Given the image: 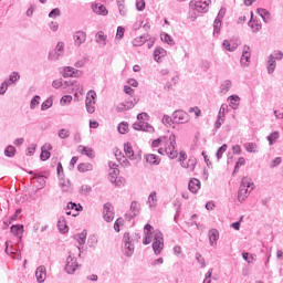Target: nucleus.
<instances>
[{
	"instance_id": "obj_1",
	"label": "nucleus",
	"mask_w": 283,
	"mask_h": 283,
	"mask_svg": "<svg viewBox=\"0 0 283 283\" xmlns=\"http://www.w3.org/2000/svg\"><path fill=\"white\" fill-rule=\"evenodd\" d=\"M154 233L153 251L155 255H160L163 249H165V239L159 230H156Z\"/></svg>"
},
{
	"instance_id": "obj_2",
	"label": "nucleus",
	"mask_w": 283,
	"mask_h": 283,
	"mask_svg": "<svg viewBox=\"0 0 283 283\" xmlns=\"http://www.w3.org/2000/svg\"><path fill=\"white\" fill-rule=\"evenodd\" d=\"M123 253L126 258H132L134 255V239L129 235V232H125L123 235Z\"/></svg>"
},
{
	"instance_id": "obj_3",
	"label": "nucleus",
	"mask_w": 283,
	"mask_h": 283,
	"mask_svg": "<svg viewBox=\"0 0 283 283\" xmlns=\"http://www.w3.org/2000/svg\"><path fill=\"white\" fill-rule=\"evenodd\" d=\"M209 3H211V0H197V1H190V8L196 10L197 12H209Z\"/></svg>"
},
{
	"instance_id": "obj_4",
	"label": "nucleus",
	"mask_w": 283,
	"mask_h": 283,
	"mask_svg": "<svg viewBox=\"0 0 283 283\" xmlns=\"http://www.w3.org/2000/svg\"><path fill=\"white\" fill-rule=\"evenodd\" d=\"M172 120L177 125H180L182 123H189V114L182 109L175 111L172 113Z\"/></svg>"
},
{
	"instance_id": "obj_5",
	"label": "nucleus",
	"mask_w": 283,
	"mask_h": 283,
	"mask_svg": "<svg viewBox=\"0 0 283 283\" xmlns=\"http://www.w3.org/2000/svg\"><path fill=\"white\" fill-rule=\"evenodd\" d=\"M170 145L166 147V154L169 158H178V151L176 150V135L171 134L169 137Z\"/></svg>"
},
{
	"instance_id": "obj_6",
	"label": "nucleus",
	"mask_w": 283,
	"mask_h": 283,
	"mask_svg": "<svg viewBox=\"0 0 283 283\" xmlns=\"http://www.w3.org/2000/svg\"><path fill=\"white\" fill-rule=\"evenodd\" d=\"M76 269H78V263L76 262V258L72 256V254H70L66 258V264L64 268V271L66 273H69V275H72V273H74V271H76Z\"/></svg>"
},
{
	"instance_id": "obj_7",
	"label": "nucleus",
	"mask_w": 283,
	"mask_h": 283,
	"mask_svg": "<svg viewBox=\"0 0 283 283\" xmlns=\"http://www.w3.org/2000/svg\"><path fill=\"white\" fill-rule=\"evenodd\" d=\"M133 129L136 132H148L149 134H153L154 126L147 122L140 120L133 124Z\"/></svg>"
},
{
	"instance_id": "obj_8",
	"label": "nucleus",
	"mask_w": 283,
	"mask_h": 283,
	"mask_svg": "<svg viewBox=\"0 0 283 283\" xmlns=\"http://www.w3.org/2000/svg\"><path fill=\"white\" fill-rule=\"evenodd\" d=\"M240 63L244 67H249V63H251V46L249 45L243 46V52H242Z\"/></svg>"
},
{
	"instance_id": "obj_9",
	"label": "nucleus",
	"mask_w": 283,
	"mask_h": 283,
	"mask_svg": "<svg viewBox=\"0 0 283 283\" xmlns=\"http://www.w3.org/2000/svg\"><path fill=\"white\" fill-rule=\"evenodd\" d=\"M61 74L64 78H76V74H81V71L74 70L72 66H64Z\"/></svg>"
},
{
	"instance_id": "obj_10",
	"label": "nucleus",
	"mask_w": 283,
	"mask_h": 283,
	"mask_svg": "<svg viewBox=\"0 0 283 283\" xmlns=\"http://www.w3.org/2000/svg\"><path fill=\"white\" fill-rule=\"evenodd\" d=\"M208 238L210 247H217L218 240H220V232H218V229H211L208 232Z\"/></svg>"
},
{
	"instance_id": "obj_11",
	"label": "nucleus",
	"mask_w": 283,
	"mask_h": 283,
	"mask_svg": "<svg viewBox=\"0 0 283 283\" xmlns=\"http://www.w3.org/2000/svg\"><path fill=\"white\" fill-rule=\"evenodd\" d=\"M73 39L75 41V45L77 48H81V45H83V43H85V41L87 39V34L83 31H76L73 35Z\"/></svg>"
},
{
	"instance_id": "obj_12",
	"label": "nucleus",
	"mask_w": 283,
	"mask_h": 283,
	"mask_svg": "<svg viewBox=\"0 0 283 283\" xmlns=\"http://www.w3.org/2000/svg\"><path fill=\"white\" fill-rule=\"evenodd\" d=\"M124 151L126 158H129V160H137L138 157L136 154H134V148L132 147V143L127 142L124 144Z\"/></svg>"
},
{
	"instance_id": "obj_13",
	"label": "nucleus",
	"mask_w": 283,
	"mask_h": 283,
	"mask_svg": "<svg viewBox=\"0 0 283 283\" xmlns=\"http://www.w3.org/2000/svg\"><path fill=\"white\" fill-rule=\"evenodd\" d=\"M92 10L93 12H95V14H101L102 17H107V14H109V11L107 10V8L101 3L93 4Z\"/></svg>"
},
{
	"instance_id": "obj_14",
	"label": "nucleus",
	"mask_w": 283,
	"mask_h": 283,
	"mask_svg": "<svg viewBox=\"0 0 283 283\" xmlns=\"http://www.w3.org/2000/svg\"><path fill=\"white\" fill-rule=\"evenodd\" d=\"M35 277L39 283H44L45 279L48 277V272L45 270V266L41 265L35 271Z\"/></svg>"
},
{
	"instance_id": "obj_15",
	"label": "nucleus",
	"mask_w": 283,
	"mask_h": 283,
	"mask_svg": "<svg viewBox=\"0 0 283 283\" xmlns=\"http://www.w3.org/2000/svg\"><path fill=\"white\" fill-rule=\"evenodd\" d=\"M188 189L191 193H198V191H200V181L196 178H191L188 184Z\"/></svg>"
},
{
	"instance_id": "obj_16",
	"label": "nucleus",
	"mask_w": 283,
	"mask_h": 283,
	"mask_svg": "<svg viewBox=\"0 0 283 283\" xmlns=\"http://www.w3.org/2000/svg\"><path fill=\"white\" fill-rule=\"evenodd\" d=\"M149 39H150L149 34H144L142 36L135 38L133 40V45L134 48H140V45H145V43H147Z\"/></svg>"
},
{
	"instance_id": "obj_17",
	"label": "nucleus",
	"mask_w": 283,
	"mask_h": 283,
	"mask_svg": "<svg viewBox=\"0 0 283 283\" xmlns=\"http://www.w3.org/2000/svg\"><path fill=\"white\" fill-rule=\"evenodd\" d=\"M10 231L12 235L22 240L23 235H20V233H23V224H13L11 226Z\"/></svg>"
},
{
	"instance_id": "obj_18",
	"label": "nucleus",
	"mask_w": 283,
	"mask_h": 283,
	"mask_svg": "<svg viewBox=\"0 0 283 283\" xmlns=\"http://www.w3.org/2000/svg\"><path fill=\"white\" fill-rule=\"evenodd\" d=\"M73 240H76L80 247H83L87 240V230H83L81 233L74 234Z\"/></svg>"
},
{
	"instance_id": "obj_19",
	"label": "nucleus",
	"mask_w": 283,
	"mask_h": 283,
	"mask_svg": "<svg viewBox=\"0 0 283 283\" xmlns=\"http://www.w3.org/2000/svg\"><path fill=\"white\" fill-rule=\"evenodd\" d=\"M130 211L133 214H129V220L136 218V216L140 213V203H138V201H132Z\"/></svg>"
},
{
	"instance_id": "obj_20",
	"label": "nucleus",
	"mask_w": 283,
	"mask_h": 283,
	"mask_svg": "<svg viewBox=\"0 0 283 283\" xmlns=\"http://www.w3.org/2000/svg\"><path fill=\"white\" fill-rule=\"evenodd\" d=\"M276 65H277V63L273 59V55H269L268 56V64H266L268 74H273V72H275Z\"/></svg>"
},
{
	"instance_id": "obj_21",
	"label": "nucleus",
	"mask_w": 283,
	"mask_h": 283,
	"mask_svg": "<svg viewBox=\"0 0 283 283\" xmlns=\"http://www.w3.org/2000/svg\"><path fill=\"white\" fill-rule=\"evenodd\" d=\"M249 188H243L240 186L239 191H238V200L239 202H244L247 198H249Z\"/></svg>"
},
{
	"instance_id": "obj_22",
	"label": "nucleus",
	"mask_w": 283,
	"mask_h": 283,
	"mask_svg": "<svg viewBox=\"0 0 283 283\" xmlns=\"http://www.w3.org/2000/svg\"><path fill=\"white\" fill-rule=\"evenodd\" d=\"M57 229H59L60 233H67V231H70V228L67 227V222L65 221L64 217H62L57 221Z\"/></svg>"
},
{
	"instance_id": "obj_23",
	"label": "nucleus",
	"mask_w": 283,
	"mask_h": 283,
	"mask_svg": "<svg viewBox=\"0 0 283 283\" xmlns=\"http://www.w3.org/2000/svg\"><path fill=\"white\" fill-rule=\"evenodd\" d=\"M167 51L163 49L161 46H157L154 51V61L158 63L160 61V56H166Z\"/></svg>"
},
{
	"instance_id": "obj_24",
	"label": "nucleus",
	"mask_w": 283,
	"mask_h": 283,
	"mask_svg": "<svg viewBox=\"0 0 283 283\" xmlns=\"http://www.w3.org/2000/svg\"><path fill=\"white\" fill-rule=\"evenodd\" d=\"M59 180L62 191H70V179H65V175H62L61 177H59Z\"/></svg>"
},
{
	"instance_id": "obj_25",
	"label": "nucleus",
	"mask_w": 283,
	"mask_h": 283,
	"mask_svg": "<svg viewBox=\"0 0 283 283\" xmlns=\"http://www.w3.org/2000/svg\"><path fill=\"white\" fill-rule=\"evenodd\" d=\"M222 48H224V50H227L228 52H235V50H238V43H232L229 42V40H224L222 42Z\"/></svg>"
},
{
	"instance_id": "obj_26",
	"label": "nucleus",
	"mask_w": 283,
	"mask_h": 283,
	"mask_svg": "<svg viewBox=\"0 0 283 283\" xmlns=\"http://www.w3.org/2000/svg\"><path fill=\"white\" fill-rule=\"evenodd\" d=\"M248 24L253 30V32H260V30H262V24L253 20V12H251V20L249 21Z\"/></svg>"
},
{
	"instance_id": "obj_27",
	"label": "nucleus",
	"mask_w": 283,
	"mask_h": 283,
	"mask_svg": "<svg viewBox=\"0 0 283 283\" xmlns=\"http://www.w3.org/2000/svg\"><path fill=\"white\" fill-rule=\"evenodd\" d=\"M228 101L230 102L232 109H238V105H240V96L231 95L228 97Z\"/></svg>"
},
{
	"instance_id": "obj_28",
	"label": "nucleus",
	"mask_w": 283,
	"mask_h": 283,
	"mask_svg": "<svg viewBox=\"0 0 283 283\" xmlns=\"http://www.w3.org/2000/svg\"><path fill=\"white\" fill-rule=\"evenodd\" d=\"M258 13L260 14L264 23H269V21L271 20V13H269V10L258 9Z\"/></svg>"
},
{
	"instance_id": "obj_29",
	"label": "nucleus",
	"mask_w": 283,
	"mask_h": 283,
	"mask_svg": "<svg viewBox=\"0 0 283 283\" xmlns=\"http://www.w3.org/2000/svg\"><path fill=\"white\" fill-rule=\"evenodd\" d=\"M63 50H65V44L63 42H57L54 49L56 60H59V56H63Z\"/></svg>"
},
{
	"instance_id": "obj_30",
	"label": "nucleus",
	"mask_w": 283,
	"mask_h": 283,
	"mask_svg": "<svg viewBox=\"0 0 283 283\" xmlns=\"http://www.w3.org/2000/svg\"><path fill=\"white\" fill-rule=\"evenodd\" d=\"M160 39L164 43H167L168 45H176V42L174 41V38L169 35V33H161Z\"/></svg>"
},
{
	"instance_id": "obj_31",
	"label": "nucleus",
	"mask_w": 283,
	"mask_h": 283,
	"mask_svg": "<svg viewBox=\"0 0 283 283\" xmlns=\"http://www.w3.org/2000/svg\"><path fill=\"white\" fill-rule=\"evenodd\" d=\"M95 103H96V102H93L92 98L86 97V99H85V105H86V112H87L88 114H94V112L96 111V108L94 107V104H95Z\"/></svg>"
},
{
	"instance_id": "obj_32",
	"label": "nucleus",
	"mask_w": 283,
	"mask_h": 283,
	"mask_svg": "<svg viewBox=\"0 0 283 283\" xmlns=\"http://www.w3.org/2000/svg\"><path fill=\"white\" fill-rule=\"evenodd\" d=\"M253 186H254V184L251 182V178H249V177L242 178L240 187H243L245 189H251V191H253Z\"/></svg>"
},
{
	"instance_id": "obj_33",
	"label": "nucleus",
	"mask_w": 283,
	"mask_h": 283,
	"mask_svg": "<svg viewBox=\"0 0 283 283\" xmlns=\"http://www.w3.org/2000/svg\"><path fill=\"white\" fill-rule=\"evenodd\" d=\"M92 169H94V167L88 163H82L77 166V170L81 171V174H85V171H92Z\"/></svg>"
},
{
	"instance_id": "obj_34",
	"label": "nucleus",
	"mask_w": 283,
	"mask_h": 283,
	"mask_svg": "<svg viewBox=\"0 0 283 283\" xmlns=\"http://www.w3.org/2000/svg\"><path fill=\"white\" fill-rule=\"evenodd\" d=\"M17 154V148L12 145H9L6 147L4 149V156H7V158H13V156Z\"/></svg>"
},
{
	"instance_id": "obj_35",
	"label": "nucleus",
	"mask_w": 283,
	"mask_h": 283,
	"mask_svg": "<svg viewBox=\"0 0 283 283\" xmlns=\"http://www.w3.org/2000/svg\"><path fill=\"white\" fill-rule=\"evenodd\" d=\"M146 163L150 165H160V160H158V156L154 154L146 155Z\"/></svg>"
},
{
	"instance_id": "obj_36",
	"label": "nucleus",
	"mask_w": 283,
	"mask_h": 283,
	"mask_svg": "<svg viewBox=\"0 0 283 283\" xmlns=\"http://www.w3.org/2000/svg\"><path fill=\"white\" fill-rule=\"evenodd\" d=\"M66 209L67 210H74V211H83V206L81 203L70 201L66 205Z\"/></svg>"
},
{
	"instance_id": "obj_37",
	"label": "nucleus",
	"mask_w": 283,
	"mask_h": 283,
	"mask_svg": "<svg viewBox=\"0 0 283 283\" xmlns=\"http://www.w3.org/2000/svg\"><path fill=\"white\" fill-rule=\"evenodd\" d=\"M277 138H280V133L277 130H274L268 136L269 145H275Z\"/></svg>"
},
{
	"instance_id": "obj_38",
	"label": "nucleus",
	"mask_w": 283,
	"mask_h": 283,
	"mask_svg": "<svg viewBox=\"0 0 283 283\" xmlns=\"http://www.w3.org/2000/svg\"><path fill=\"white\" fill-rule=\"evenodd\" d=\"M116 3L119 10V14L125 17L127 14V10H125V0H116Z\"/></svg>"
},
{
	"instance_id": "obj_39",
	"label": "nucleus",
	"mask_w": 283,
	"mask_h": 283,
	"mask_svg": "<svg viewBox=\"0 0 283 283\" xmlns=\"http://www.w3.org/2000/svg\"><path fill=\"white\" fill-rule=\"evenodd\" d=\"M82 147L81 154L84 156H87V158H94V149L85 146H80Z\"/></svg>"
},
{
	"instance_id": "obj_40",
	"label": "nucleus",
	"mask_w": 283,
	"mask_h": 283,
	"mask_svg": "<svg viewBox=\"0 0 283 283\" xmlns=\"http://www.w3.org/2000/svg\"><path fill=\"white\" fill-rule=\"evenodd\" d=\"M231 85H232L231 81L226 80L220 86L221 93L227 94V92H229V90H231Z\"/></svg>"
},
{
	"instance_id": "obj_41",
	"label": "nucleus",
	"mask_w": 283,
	"mask_h": 283,
	"mask_svg": "<svg viewBox=\"0 0 283 283\" xmlns=\"http://www.w3.org/2000/svg\"><path fill=\"white\" fill-rule=\"evenodd\" d=\"M127 129H129V124L127 122H122L117 126L119 134H127Z\"/></svg>"
},
{
	"instance_id": "obj_42",
	"label": "nucleus",
	"mask_w": 283,
	"mask_h": 283,
	"mask_svg": "<svg viewBox=\"0 0 283 283\" xmlns=\"http://www.w3.org/2000/svg\"><path fill=\"white\" fill-rule=\"evenodd\" d=\"M50 150H45V147L41 148V154H40V160H42L43 163H45V160H50Z\"/></svg>"
},
{
	"instance_id": "obj_43",
	"label": "nucleus",
	"mask_w": 283,
	"mask_h": 283,
	"mask_svg": "<svg viewBox=\"0 0 283 283\" xmlns=\"http://www.w3.org/2000/svg\"><path fill=\"white\" fill-rule=\"evenodd\" d=\"M92 193V187L83 185L80 189V196H90Z\"/></svg>"
},
{
	"instance_id": "obj_44",
	"label": "nucleus",
	"mask_w": 283,
	"mask_h": 283,
	"mask_svg": "<svg viewBox=\"0 0 283 283\" xmlns=\"http://www.w3.org/2000/svg\"><path fill=\"white\" fill-rule=\"evenodd\" d=\"M53 105V99H52V96L49 97L45 102L42 103L41 105V109L42 112H45L46 109H50Z\"/></svg>"
},
{
	"instance_id": "obj_45",
	"label": "nucleus",
	"mask_w": 283,
	"mask_h": 283,
	"mask_svg": "<svg viewBox=\"0 0 283 283\" xmlns=\"http://www.w3.org/2000/svg\"><path fill=\"white\" fill-rule=\"evenodd\" d=\"M220 28H222V21L214 20V22H213V36H216V34H220Z\"/></svg>"
},
{
	"instance_id": "obj_46",
	"label": "nucleus",
	"mask_w": 283,
	"mask_h": 283,
	"mask_svg": "<svg viewBox=\"0 0 283 283\" xmlns=\"http://www.w3.org/2000/svg\"><path fill=\"white\" fill-rule=\"evenodd\" d=\"M144 230H145V237H147V238H153L154 232H151V231H154V227H153L151 224L147 223V224L144 227Z\"/></svg>"
},
{
	"instance_id": "obj_47",
	"label": "nucleus",
	"mask_w": 283,
	"mask_h": 283,
	"mask_svg": "<svg viewBox=\"0 0 283 283\" xmlns=\"http://www.w3.org/2000/svg\"><path fill=\"white\" fill-rule=\"evenodd\" d=\"M227 147H229L227 144H223L222 146H220L216 153L217 159L220 160V158H222V154H224V151H227Z\"/></svg>"
},
{
	"instance_id": "obj_48",
	"label": "nucleus",
	"mask_w": 283,
	"mask_h": 283,
	"mask_svg": "<svg viewBox=\"0 0 283 283\" xmlns=\"http://www.w3.org/2000/svg\"><path fill=\"white\" fill-rule=\"evenodd\" d=\"M247 160L244 157H240L238 161L235 163L233 174H237V171H240V166L245 165Z\"/></svg>"
},
{
	"instance_id": "obj_49",
	"label": "nucleus",
	"mask_w": 283,
	"mask_h": 283,
	"mask_svg": "<svg viewBox=\"0 0 283 283\" xmlns=\"http://www.w3.org/2000/svg\"><path fill=\"white\" fill-rule=\"evenodd\" d=\"M111 182L115 185V187H120L125 182V178L119 177L118 179V177L116 178L112 177Z\"/></svg>"
},
{
	"instance_id": "obj_50",
	"label": "nucleus",
	"mask_w": 283,
	"mask_h": 283,
	"mask_svg": "<svg viewBox=\"0 0 283 283\" xmlns=\"http://www.w3.org/2000/svg\"><path fill=\"white\" fill-rule=\"evenodd\" d=\"M96 43H101V41H107V35L103 31H98L95 35Z\"/></svg>"
},
{
	"instance_id": "obj_51",
	"label": "nucleus",
	"mask_w": 283,
	"mask_h": 283,
	"mask_svg": "<svg viewBox=\"0 0 283 283\" xmlns=\"http://www.w3.org/2000/svg\"><path fill=\"white\" fill-rule=\"evenodd\" d=\"M228 109H229V105H227V104L221 105V107L219 109V114H218L219 119L224 118V114L228 112Z\"/></svg>"
},
{
	"instance_id": "obj_52",
	"label": "nucleus",
	"mask_w": 283,
	"mask_h": 283,
	"mask_svg": "<svg viewBox=\"0 0 283 283\" xmlns=\"http://www.w3.org/2000/svg\"><path fill=\"white\" fill-rule=\"evenodd\" d=\"M57 135H59V138H62V139L70 138V130L65 128H61Z\"/></svg>"
},
{
	"instance_id": "obj_53",
	"label": "nucleus",
	"mask_w": 283,
	"mask_h": 283,
	"mask_svg": "<svg viewBox=\"0 0 283 283\" xmlns=\"http://www.w3.org/2000/svg\"><path fill=\"white\" fill-rule=\"evenodd\" d=\"M56 17H61V9L55 8L49 12L50 19H56Z\"/></svg>"
},
{
	"instance_id": "obj_54",
	"label": "nucleus",
	"mask_w": 283,
	"mask_h": 283,
	"mask_svg": "<svg viewBox=\"0 0 283 283\" xmlns=\"http://www.w3.org/2000/svg\"><path fill=\"white\" fill-rule=\"evenodd\" d=\"M39 101H41V96L35 95V96L31 99L30 108H31V109H35V108H36V105H39Z\"/></svg>"
},
{
	"instance_id": "obj_55",
	"label": "nucleus",
	"mask_w": 283,
	"mask_h": 283,
	"mask_svg": "<svg viewBox=\"0 0 283 283\" xmlns=\"http://www.w3.org/2000/svg\"><path fill=\"white\" fill-rule=\"evenodd\" d=\"M19 78H21L19 72H12V74L9 75L10 83H17Z\"/></svg>"
},
{
	"instance_id": "obj_56",
	"label": "nucleus",
	"mask_w": 283,
	"mask_h": 283,
	"mask_svg": "<svg viewBox=\"0 0 283 283\" xmlns=\"http://www.w3.org/2000/svg\"><path fill=\"white\" fill-rule=\"evenodd\" d=\"M196 260L199 264H201V269H205L207 266V263H205V258H202V254H200V252L196 253Z\"/></svg>"
},
{
	"instance_id": "obj_57",
	"label": "nucleus",
	"mask_w": 283,
	"mask_h": 283,
	"mask_svg": "<svg viewBox=\"0 0 283 283\" xmlns=\"http://www.w3.org/2000/svg\"><path fill=\"white\" fill-rule=\"evenodd\" d=\"M149 207H154L151 202H158L157 193L156 191L150 192L148 197Z\"/></svg>"
},
{
	"instance_id": "obj_58",
	"label": "nucleus",
	"mask_w": 283,
	"mask_h": 283,
	"mask_svg": "<svg viewBox=\"0 0 283 283\" xmlns=\"http://www.w3.org/2000/svg\"><path fill=\"white\" fill-rule=\"evenodd\" d=\"M244 147H245V150L249 151V154H255V147H256L255 144L247 143Z\"/></svg>"
},
{
	"instance_id": "obj_59",
	"label": "nucleus",
	"mask_w": 283,
	"mask_h": 283,
	"mask_svg": "<svg viewBox=\"0 0 283 283\" xmlns=\"http://www.w3.org/2000/svg\"><path fill=\"white\" fill-rule=\"evenodd\" d=\"M9 85H10V83H8V81L2 82V84L0 85V96H3V94H6V92H8Z\"/></svg>"
},
{
	"instance_id": "obj_60",
	"label": "nucleus",
	"mask_w": 283,
	"mask_h": 283,
	"mask_svg": "<svg viewBox=\"0 0 283 283\" xmlns=\"http://www.w3.org/2000/svg\"><path fill=\"white\" fill-rule=\"evenodd\" d=\"M124 36H125V28L118 27L117 33H116V39H123Z\"/></svg>"
},
{
	"instance_id": "obj_61",
	"label": "nucleus",
	"mask_w": 283,
	"mask_h": 283,
	"mask_svg": "<svg viewBox=\"0 0 283 283\" xmlns=\"http://www.w3.org/2000/svg\"><path fill=\"white\" fill-rule=\"evenodd\" d=\"M128 109H127V104H125V103H119L118 105H117V107H116V112L117 113H120V112H127Z\"/></svg>"
},
{
	"instance_id": "obj_62",
	"label": "nucleus",
	"mask_w": 283,
	"mask_h": 283,
	"mask_svg": "<svg viewBox=\"0 0 283 283\" xmlns=\"http://www.w3.org/2000/svg\"><path fill=\"white\" fill-rule=\"evenodd\" d=\"M272 55H273L274 61H282V59H283L282 51H274V53Z\"/></svg>"
},
{
	"instance_id": "obj_63",
	"label": "nucleus",
	"mask_w": 283,
	"mask_h": 283,
	"mask_svg": "<svg viewBox=\"0 0 283 283\" xmlns=\"http://www.w3.org/2000/svg\"><path fill=\"white\" fill-rule=\"evenodd\" d=\"M35 178H36L39 185H41V187H43L45 185V176L38 174V175H35Z\"/></svg>"
},
{
	"instance_id": "obj_64",
	"label": "nucleus",
	"mask_w": 283,
	"mask_h": 283,
	"mask_svg": "<svg viewBox=\"0 0 283 283\" xmlns=\"http://www.w3.org/2000/svg\"><path fill=\"white\" fill-rule=\"evenodd\" d=\"M136 8L139 12H143L145 10V0H139L136 2Z\"/></svg>"
}]
</instances>
